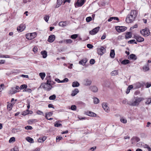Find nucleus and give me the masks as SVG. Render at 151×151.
<instances>
[{"instance_id":"a878e982","label":"nucleus","mask_w":151,"mask_h":151,"mask_svg":"<svg viewBox=\"0 0 151 151\" xmlns=\"http://www.w3.org/2000/svg\"><path fill=\"white\" fill-rule=\"evenodd\" d=\"M91 84V81L88 79H87L84 85L86 86H90Z\"/></svg>"},{"instance_id":"20e7f679","label":"nucleus","mask_w":151,"mask_h":151,"mask_svg":"<svg viewBox=\"0 0 151 151\" xmlns=\"http://www.w3.org/2000/svg\"><path fill=\"white\" fill-rule=\"evenodd\" d=\"M140 32L142 35L145 37L148 36L150 34L149 29L147 28H146L140 30Z\"/></svg>"},{"instance_id":"bf43d9fd","label":"nucleus","mask_w":151,"mask_h":151,"mask_svg":"<svg viewBox=\"0 0 151 151\" xmlns=\"http://www.w3.org/2000/svg\"><path fill=\"white\" fill-rule=\"evenodd\" d=\"M37 47L36 46L34 47L33 49V51H34V52L35 53H36L37 52Z\"/></svg>"},{"instance_id":"5701e85b","label":"nucleus","mask_w":151,"mask_h":151,"mask_svg":"<svg viewBox=\"0 0 151 151\" xmlns=\"http://www.w3.org/2000/svg\"><path fill=\"white\" fill-rule=\"evenodd\" d=\"M16 93V91L13 88H12L9 91L8 93L9 94H13Z\"/></svg>"},{"instance_id":"cd10ccee","label":"nucleus","mask_w":151,"mask_h":151,"mask_svg":"<svg viewBox=\"0 0 151 151\" xmlns=\"http://www.w3.org/2000/svg\"><path fill=\"white\" fill-rule=\"evenodd\" d=\"M110 55L112 58H114L115 55L114 50H111L110 51Z\"/></svg>"},{"instance_id":"f03ea898","label":"nucleus","mask_w":151,"mask_h":151,"mask_svg":"<svg viewBox=\"0 0 151 151\" xmlns=\"http://www.w3.org/2000/svg\"><path fill=\"white\" fill-rule=\"evenodd\" d=\"M50 81L47 80L46 83H42L41 85V86L45 90L49 91L52 87L50 83Z\"/></svg>"},{"instance_id":"f704fd0d","label":"nucleus","mask_w":151,"mask_h":151,"mask_svg":"<svg viewBox=\"0 0 151 151\" xmlns=\"http://www.w3.org/2000/svg\"><path fill=\"white\" fill-rule=\"evenodd\" d=\"M39 76H40L41 78L43 79L45 76V74L44 73H40L39 74Z\"/></svg>"},{"instance_id":"412c9836","label":"nucleus","mask_w":151,"mask_h":151,"mask_svg":"<svg viewBox=\"0 0 151 151\" xmlns=\"http://www.w3.org/2000/svg\"><path fill=\"white\" fill-rule=\"evenodd\" d=\"M64 0H57V5L56 6V8L59 7L62 4L63 1Z\"/></svg>"},{"instance_id":"bb28decb","label":"nucleus","mask_w":151,"mask_h":151,"mask_svg":"<svg viewBox=\"0 0 151 151\" xmlns=\"http://www.w3.org/2000/svg\"><path fill=\"white\" fill-rule=\"evenodd\" d=\"M79 85V83L77 81L73 82L72 83V86L73 87H78Z\"/></svg>"},{"instance_id":"a18cd8bd","label":"nucleus","mask_w":151,"mask_h":151,"mask_svg":"<svg viewBox=\"0 0 151 151\" xmlns=\"http://www.w3.org/2000/svg\"><path fill=\"white\" fill-rule=\"evenodd\" d=\"M25 129L28 130H32L33 129L32 127L30 126H27L25 127Z\"/></svg>"},{"instance_id":"6e6552de","label":"nucleus","mask_w":151,"mask_h":151,"mask_svg":"<svg viewBox=\"0 0 151 151\" xmlns=\"http://www.w3.org/2000/svg\"><path fill=\"white\" fill-rule=\"evenodd\" d=\"M26 28L25 24H22L17 27V29L18 32H21L23 31Z\"/></svg>"},{"instance_id":"e2e57ef3","label":"nucleus","mask_w":151,"mask_h":151,"mask_svg":"<svg viewBox=\"0 0 151 151\" xmlns=\"http://www.w3.org/2000/svg\"><path fill=\"white\" fill-rule=\"evenodd\" d=\"M62 139H63V138L61 137H57L56 138V141H59Z\"/></svg>"},{"instance_id":"9b49d317","label":"nucleus","mask_w":151,"mask_h":151,"mask_svg":"<svg viewBox=\"0 0 151 151\" xmlns=\"http://www.w3.org/2000/svg\"><path fill=\"white\" fill-rule=\"evenodd\" d=\"M140 139L137 137H133L131 139V143L132 144L135 143L140 141Z\"/></svg>"},{"instance_id":"58836bf2","label":"nucleus","mask_w":151,"mask_h":151,"mask_svg":"<svg viewBox=\"0 0 151 151\" xmlns=\"http://www.w3.org/2000/svg\"><path fill=\"white\" fill-rule=\"evenodd\" d=\"M20 89H26L27 87V86L26 84H23L20 86Z\"/></svg>"},{"instance_id":"f3484780","label":"nucleus","mask_w":151,"mask_h":151,"mask_svg":"<svg viewBox=\"0 0 151 151\" xmlns=\"http://www.w3.org/2000/svg\"><path fill=\"white\" fill-rule=\"evenodd\" d=\"M143 70L145 72H146L149 70V64L147 63L146 64L143 66L142 68Z\"/></svg>"},{"instance_id":"dca6fc26","label":"nucleus","mask_w":151,"mask_h":151,"mask_svg":"<svg viewBox=\"0 0 151 151\" xmlns=\"http://www.w3.org/2000/svg\"><path fill=\"white\" fill-rule=\"evenodd\" d=\"M128 58L130 60H136L137 59V58L135 54H132L128 56Z\"/></svg>"},{"instance_id":"0e129e2a","label":"nucleus","mask_w":151,"mask_h":151,"mask_svg":"<svg viewBox=\"0 0 151 151\" xmlns=\"http://www.w3.org/2000/svg\"><path fill=\"white\" fill-rule=\"evenodd\" d=\"M123 39V36H119L117 37V40H120Z\"/></svg>"},{"instance_id":"5fc2aeb1","label":"nucleus","mask_w":151,"mask_h":151,"mask_svg":"<svg viewBox=\"0 0 151 151\" xmlns=\"http://www.w3.org/2000/svg\"><path fill=\"white\" fill-rule=\"evenodd\" d=\"M49 17L48 16H46L44 18V19L45 21L46 22H47L48 21L49 19Z\"/></svg>"},{"instance_id":"ea45409f","label":"nucleus","mask_w":151,"mask_h":151,"mask_svg":"<svg viewBox=\"0 0 151 151\" xmlns=\"http://www.w3.org/2000/svg\"><path fill=\"white\" fill-rule=\"evenodd\" d=\"M29 110L28 109L24 111L22 113V115H23L25 116L27 114H29Z\"/></svg>"},{"instance_id":"8fccbe9b","label":"nucleus","mask_w":151,"mask_h":151,"mask_svg":"<svg viewBox=\"0 0 151 151\" xmlns=\"http://www.w3.org/2000/svg\"><path fill=\"white\" fill-rule=\"evenodd\" d=\"M37 113L39 115H42L43 116L44 115L43 112L39 110H38L37 111Z\"/></svg>"},{"instance_id":"680f3d73","label":"nucleus","mask_w":151,"mask_h":151,"mask_svg":"<svg viewBox=\"0 0 151 151\" xmlns=\"http://www.w3.org/2000/svg\"><path fill=\"white\" fill-rule=\"evenodd\" d=\"M151 86V83H149L147 82L146 85V88H149Z\"/></svg>"},{"instance_id":"052dcab7","label":"nucleus","mask_w":151,"mask_h":151,"mask_svg":"<svg viewBox=\"0 0 151 151\" xmlns=\"http://www.w3.org/2000/svg\"><path fill=\"white\" fill-rule=\"evenodd\" d=\"M106 34L105 33H104L103 35L101 37V40H104L106 38Z\"/></svg>"},{"instance_id":"79ce46f5","label":"nucleus","mask_w":151,"mask_h":151,"mask_svg":"<svg viewBox=\"0 0 151 151\" xmlns=\"http://www.w3.org/2000/svg\"><path fill=\"white\" fill-rule=\"evenodd\" d=\"M128 43L129 44H132L133 43H134V44H137V42L135 41V40H129L128 41Z\"/></svg>"},{"instance_id":"72a5a7b5","label":"nucleus","mask_w":151,"mask_h":151,"mask_svg":"<svg viewBox=\"0 0 151 151\" xmlns=\"http://www.w3.org/2000/svg\"><path fill=\"white\" fill-rule=\"evenodd\" d=\"M134 85L135 86V87L137 88H140L142 86L141 84L139 82H137Z\"/></svg>"},{"instance_id":"a211bd4d","label":"nucleus","mask_w":151,"mask_h":151,"mask_svg":"<svg viewBox=\"0 0 151 151\" xmlns=\"http://www.w3.org/2000/svg\"><path fill=\"white\" fill-rule=\"evenodd\" d=\"M90 89L93 92H96L98 90L97 87L95 86H90Z\"/></svg>"},{"instance_id":"7c9ffc66","label":"nucleus","mask_w":151,"mask_h":151,"mask_svg":"<svg viewBox=\"0 0 151 151\" xmlns=\"http://www.w3.org/2000/svg\"><path fill=\"white\" fill-rule=\"evenodd\" d=\"M120 121L122 123L124 124H125L127 122V119L123 117H122L120 118Z\"/></svg>"},{"instance_id":"b1692460","label":"nucleus","mask_w":151,"mask_h":151,"mask_svg":"<svg viewBox=\"0 0 151 151\" xmlns=\"http://www.w3.org/2000/svg\"><path fill=\"white\" fill-rule=\"evenodd\" d=\"M132 34L131 32H127L126 34V35L125 36V38L126 39L130 38L132 37Z\"/></svg>"},{"instance_id":"2f4dec72","label":"nucleus","mask_w":151,"mask_h":151,"mask_svg":"<svg viewBox=\"0 0 151 151\" xmlns=\"http://www.w3.org/2000/svg\"><path fill=\"white\" fill-rule=\"evenodd\" d=\"M111 75L112 76H114L117 75L118 74V71L117 70H114L111 73Z\"/></svg>"},{"instance_id":"ddd939ff","label":"nucleus","mask_w":151,"mask_h":151,"mask_svg":"<svg viewBox=\"0 0 151 151\" xmlns=\"http://www.w3.org/2000/svg\"><path fill=\"white\" fill-rule=\"evenodd\" d=\"M102 107L104 110L106 112H108L109 110V107L108 106L107 104L106 103H103L102 104Z\"/></svg>"},{"instance_id":"aec40b11","label":"nucleus","mask_w":151,"mask_h":151,"mask_svg":"<svg viewBox=\"0 0 151 151\" xmlns=\"http://www.w3.org/2000/svg\"><path fill=\"white\" fill-rule=\"evenodd\" d=\"M79 92L78 90V89H75L74 90L72 91L71 95L73 96L76 95Z\"/></svg>"},{"instance_id":"1a4fd4ad","label":"nucleus","mask_w":151,"mask_h":151,"mask_svg":"<svg viewBox=\"0 0 151 151\" xmlns=\"http://www.w3.org/2000/svg\"><path fill=\"white\" fill-rule=\"evenodd\" d=\"M99 29L100 27H96L91 31H90L89 32V33L91 35H94L98 32L99 30Z\"/></svg>"},{"instance_id":"69168bd1","label":"nucleus","mask_w":151,"mask_h":151,"mask_svg":"<svg viewBox=\"0 0 151 151\" xmlns=\"http://www.w3.org/2000/svg\"><path fill=\"white\" fill-rule=\"evenodd\" d=\"M114 19V17H112L109 18L108 20V21L110 22L112 21Z\"/></svg>"},{"instance_id":"37998d69","label":"nucleus","mask_w":151,"mask_h":151,"mask_svg":"<svg viewBox=\"0 0 151 151\" xmlns=\"http://www.w3.org/2000/svg\"><path fill=\"white\" fill-rule=\"evenodd\" d=\"M15 141V138L14 137H11L9 140V142L10 143L12 142H14Z\"/></svg>"},{"instance_id":"3c124183","label":"nucleus","mask_w":151,"mask_h":151,"mask_svg":"<svg viewBox=\"0 0 151 151\" xmlns=\"http://www.w3.org/2000/svg\"><path fill=\"white\" fill-rule=\"evenodd\" d=\"M23 91V92H24V91L27 92L29 93H30L31 92V90L30 89L26 88V89L24 90Z\"/></svg>"},{"instance_id":"774afa93","label":"nucleus","mask_w":151,"mask_h":151,"mask_svg":"<svg viewBox=\"0 0 151 151\" xmlns=\"http://www.w3.org/2000/svg\"><path fill=\"white\" fill-rule=\"evenodd\" d=\"M47 137L45 136H44L42 138H41V139H42V142H43L44 141H45Z\"/></svg>"},{"instance_id":"49530a36","label":"nucleus","mask_w":151,"mask_h":151,"mask_svg":"<svg viewBox=\"0 0 151 151\" xmlns=\"http://www.w3.org/2000/svg\"><path fill=\"white\" fill-rule=\"evenodd\" d=\"M11 151H19L18 148L17 146H15L11 150Z\"/></svg>"},{"instance_id":"4d7b16f0","label":"nucleus","mask_w":151,"mask_h":151,"mask_svg":"<svg viewBox=\"0 0 151 151\" xmlns=\"http://www.w3.org/2000/svg\"><path fill=\"white\" fill-rule=\"evenodd\" d=\"M145 147L147 148L148 151H151V149L150 147H149L148 145H145Z\"/></svg>"},{"instance_id":"39448f33","label":"nucleus","mask_w":151,"mask_h":151,"mask_svg":"<svg viewBox=\"0 0 151 151\" xmlns=\"http://www.w3.org/2000/svg\"><path fill=\"white\" fill-rule=\"evenodd\" d=\"M127 28L124 26H117L115 27L116 30L119 32H123L126 30Z\"/></svg>"},{"instance_id":"4c0bfd02","label":"nucleus","mask_w":151,"mask_h":151,"mask_svg":"<svg viewBox=\"0 0 151 151\" xmlns=\"http://www.w3.org/2000/svg\"><path fill=\"white\" fill-rule=\"evenodd\" d=\"M99 102V100L96 97H95L94 98V104H98Z\"/></svg>"},{"instance_id":"c756f323","label":"nucleus","mask_w":151,"mask_h":151,"mask_svg":"<svg viewBox=\"0 0 151 151\" xmlns=\"http://www.w3.org/2000/svg\"><path fill=\"white\" fill-rule=\"evenodd\" d=\"M130 63L129 61L128 60H123L121 62V63L123 65H126Z\"/></svg>"},{"instance_id":"7ed1b4c3","label":"nucleus","mask_w":151,"mask_h":151,"mask_svg":"<svg viewBox=\"0 0 151 151\" xmlns=\"http://www.w3.org/2000/svg\"><path fill=\"white\" fill-rule=\"evenodd\" d=\"M145 99L142 97L136 98L135 100L132 103L130 104L129 105L131 106H136L138 105L139 103Z\"/></svg>"},{"instance_id":"09e8293b","label":"nucleus","mask_w":151,"mask_h":151,"mask_svg":"<svg viewBox=\"0 0 151 151\" xmlns=\"http://www.w3.org/2000/svg\"><path fill=\"white\" fill-rule=\"evenodd\" d=\"M20 89V87H19V86H16L15 87V91H16V93L17 92H19V89Z\"/></svg>"},{"instance_id":"423d86ee","label":"nucleus","mask_w":151,"mask_h":151,"mask_svg":"<svg viewBox=\"0 0 151 151\" xmlns=\"http://www.w3.org/2000/svg\"><path fill=\"white\" fill-rule=\"evenodd\" d=\"M37 34L36 32H33L28 34L26 35V36L28 40H31L34 38L36 36Z\"/></svg>"},{"instance_id":"4be33fe9","label":"nucleus","mask_w":151,"mask_h":151,"mask_svg":"<svg viewBox=\"0 0 151 151\" xmlns=\"http://www.w3.org/2000/svg\"><path fill=\"white\" fill-rule=\"evenodd\" d=\"M66 22H59L58 25L60 26L65 27L67 25Z\"/></svg>"},{"instance_id":"de8ad7c7","label":"nucleus","mask_w":151,"mask_h":151,"mask_svg":"<svg viewBox=\"0 0 151 151\" xmlns=\"http://www.w3.org/2000/svg\"><path fill=\"white\" fill-rule=\"evenodd\" d=\"M151 103V98H148L147 101L145 103L146 104H149Z\"/></svg>"},{"instance_id":"864d4df0","label":"nucleus","mask_w":151,"mask_h":151,"mask_svg":"<svg viewBox=\"0 0 151 151\" xmlns=\"http://www.w3.org/2000/svg\"><path fill=\"white\" fill-rule=\"evenodd\" d=\"M71 109L73 110H75L76 109V106L75 105H72L71 107Z\"/></svg>"},{"instance_id":"4468645a","label":"nucleus","mask_w":151,"mask_h":151,"mask_svg":"<svg viewBox=\"0 0 151 151\" xmlns=\"http://www.w3.org/2000/svg\"><path fill=\"white\" fill-rule=\"evenodd\" d=\"M55 36L54 35H52L49 36L48 41L50 42H52L55 40Z\"/></svg>"},{"instance_id":"6e6d98bb","label":"nucleus","mask_w":151,"mask_h":151,"mask_svg":"<svg viewBox=\"0 0 151 151\" xmlns=\"http://www.w3.org/2000/svg\"><path fill=\"white\" fill-rule=\"evenodd\" d=\"M87 46L88 48L90 49H91L93 47V45L90 44H87Z\"/></svg>"},{"instance_id":"c03bdc74","label":"nucleus","mask_w":151,"mask_h":151,"mask_svg":"<svg viewBox=\"0 0 151 151\" xmlns=\"http://www.w3.org/2000/svg\"><path fill=\"white\" fill-rule=\"evenodd\" d=\"M92 20V18L91 17H87L86 19V21L88 22L91 21Z\"/></svg>"},{"instance_id":"338daca9","label":"nucleus","mask_w":151,"mask_h":151,"mask_svg":"<svg viewBox=\"0 0 151 151\" xmlns=\"http://www.w3.org/2000/svg\"><path fill=\"white\" fill-rule=\"evenodd\" d=\"M96 148V147H94L91 148H90L89 149V150H91L92 151H93L95 150Z\"/></svg>"},{"instance_id":"f257e3e1","label":"nucleus","mask_w":151,"mask_h":151,"mask_svg":"<svg viewBox=\"0 0 151 151\" xmlns=\"http://www.w3.org/2000/svg\"><path fill=\"white\" fill-rule=\"evenodd\" d=\"M137 14V12L136 10H133L131 11L130 14H128L126 18V22L128 23L133 22L135 20Z\"/></svg>"},{"instance_id":"2eb2a0df","label":"nucleus","mask_w":151,"mask_h":151,"mask_svg":"<svg viewBox=\"0 0 151 151\" xmlns=\"http://www.w3.org/2000/svg\"><path fill=\"white\" fill-rule=\"evenodd\" d=\"M86 114L88 116L91 117H95L96 116V114L95 113L91 111L86 112Z\"/></svg>"},{"instance_id":"6ab92c4d","label":"nucleus","mask_w":151,"mask_h":151,"mask_svg":"<svg viewBox=\"0 0 151 151\" xmlns=\"http://www.w3.org/2000/svg\"><path fill=\"white\" fill-rule=\"evenodd\" d=\"M88 61V59L87 58H85L79 62V64H81L83 65H84Z\"/></svg>"},{"instance_id":"a19ab883","label":"nucleus","mask_w":151,"mask_h":151,"mask_svg":"<svg viewBox=\"0 0 151 151\" xmlns=\"http://www.w3.org/2000/svg\"><path fill=\"white\" fill-rule=\"evenodd\" d=\"M58 122H57V121L56 122V123L55 124V127H62V125L60 123H58Z\"/></svg>"},{"instance_id":"473e14b6","label":"nucleus","mask_w":151,"mask_h":151,"mask_svg":"<svg viewBox=\"0 0 151 151\" xmlns=\"http://www.w3.org/2000/svg\"><path fill=\"white\" fill-rule=\"evenodd\" d=\"M72 42V40L71 39H66L64 40V42H66L67 44H70Z\"/></svg>"},{"instance_id":"0eeeda50","label":"nucleus","mask_w":151,"mask_h":151,"mask_svg":"<svg viewBox=\"0 0 151 151\" xmlns=\"http://www.w3.org/2000/svg\"><path fill=\"white\" fill-rule=\"evenodd\" d=\"M106 49L103 47L101 46L100 48L97 49V53L100 55H103L106 52Z\"/></svg>"},{"instance_id":"c85d7f7f","label":"nucleus","mask_w":151,"mask_h":151,"mask_svg":"<svg viewBox=\"0 0 151 151\" xmlns=\"http://www.w3.org/2000/svg\"><path fill=\"white\" fill-rule=\"evenodd\" d=\"M26 139L28 142L30 143H32L34 142L33 139L30 137H27L26 138Z\"/></svg>"},{"instance_id":"9d476101","label":"nucleus","mask_w":151,"mask_h":151,"mask_svg":"<svg viewBox=\"0 0 151 151\" xmlns=\"http://www.w3.org/2000/svg\"><path fill=\"white\" fill-rule=\"evenodd\" d=\"M134 38L136 39L138 42H141L144 41V38L141 36L138 35H135L134 36Z\"/></svg>"},{"instance_id":"f8f14e48","label":"nucleus","mask_w":151,"mask_h":151,"mask_svg":"<svg viewBox=\"0 0 151 151\" xmlns=\"http://www.w3.org/2000/svg\"><path fill=\"white\" fill-rule=\"evenodd\" d=\"M85 0H78L76 4L78 7L82 6L84 4Z\"/></svg>"},{"instance_id":"393cba45","label":"nucleus","mask_w":151,"mask_h":151,"mask_svg":"<svg viewBox=\"0 0 151 151\" xmlns=\"http://www.w3.org/2000/svg\"><path fill=\"white\" fill-rule=\"evenodd\" d=\"M41 53L42 56V57L44 58H45L47 56V52L45 50L41 51Z\"/></svg>"},{"instance_id":"e433bc0d","label":"nucleus","mask_w":151,"mask_h":151,"mask_svg":"<svg viewBox=\"0 0 151 151\" xmlns=\"http://www.w3.org/2000/svg\"><path fill=\"white\" fill-rule=\"evenodd\" d=\"M56 98V96L55 94H53L50 96L49 97V99L50 100H54Z\"/></svg>"},{"instance_id":"603ef678","label":"nucleus","mask_w":151,"mask_h":151,"mask_svg":"<svg viewBox=\"0 0 151 151\" xmlns=\"http://www.w3.org/2000/svg\"><path fill=\"white\" fill-rule=\"evenodd\" d=\"M36 120H36V119H30V120H29L28 121V123L29 124H31L32 123V122H35V121Z\"/></svg>"},{"instance_id":"13d9d810","label":"nucleus","mask_w":151,"mask_h":151,"mask_svg":"<svg viewBox=\"0 0 151 151\" xmlns=\"http://www.w3.org/2000/svg\"><path fill=\"white\" fill-rule=\"evenodd\" d=\"M95 62V60L93 59H91L90 61V63L91 64H93Z\"/></svg>"},{"instance_id":"c9c22d12","label":"nucleus","mask_w":151,"mask_h":151,"mask_svg":"<svg viewBox=\"0 0 151 151\" xmlns=\"http://www.w3.org/2000/svg\"><path fill=\"white\" fill-rule=\"evenodd\" d=\"M78 37V35L76 34H73L71 35L70 37L73 39H74Z\"/></svg>"}]
</instances>
